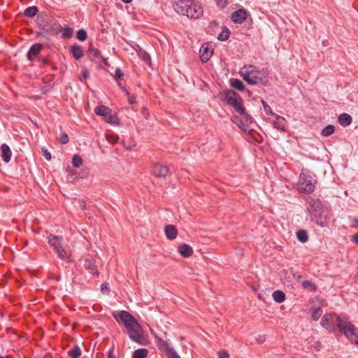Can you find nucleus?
Masks as SVG:
<instances>
[{
  "label": "nucleus",
  "instance_id": "obj_7",
  "mask_svg": "<svg viewBox=\"0 0 358 358\" xmlns=\"http://www.w3.org/2000/svg\"><path fill=\"white\" fill-rule=\"evenodd\" d=\"M338 330L342 333L348 341L358 345V334L356 327L348 320L347 317H343Z\"/></svg>",
  "mask_w": 358,
  "mask_h": 358
},
{
  "label": "nucleus",
  "instance_id": "obj_13",
  "mask_svg": "<svg viewBox=\"0 0 358 358\" xmlns=\"http://www.w3.org/2000/svg\"><path fill=\"white\" fill-rule=\"evenodd\" d=\"M42 45L41 43L34 44L27 52V58L29 61H34L41 52Z\"/></svg>",
  "mask_w": 358,
  "mask_h": 358
},
{
  "label": "nucleus",
  "instance_id": "obj_40",
  "mask_svg": "<svg viewBox=\"0 0 358 358\" xmlns=\"http://www.w3.org/2000/svg\"><path fill=\"white\" fill-rule=\"evenodd\" d=\"M59 141L63 145L66 144L69 141L68 135L65 133L62 134L59 138Z\"/></svg>",
  "mask_w": 358,
  "mask_h": 358
},
{
  "label": "nucleus",
  "instance_id": "obj_48",
  "mask_svg": "<svg viewBox=\"0 0 358 358\" xmlns=\"http://www.w3.org/2000/svg\"><path fill=\"white\" fill-rule=\"evenodd\" d=\"M352 241L358 244V233L357 234H355L354 236H352Z\"/></svg>",
  "mask_w": 358,
  "mask_h": 358
},
{
  "label": "nucleus",
  "instance_id": "obj_25",
  "mask_svg": "<svg viewBox=\"0 0 358 358\" xmlns=\"http://www.w3.org/2000/svg\"><path fill=\"white\" fill-rule=\"evenodd\" d=\"M273 299L277 303H282L285 300V294L282 291L276 290L273 292Z\"/></svg>",
  "mask_w": 358,
  "mask_h": 358
},
{
  "label": "nucleus",
  "instance_id": "obj_22",
  "mask_svg": "<svg viewBox=\"0 0 358 358\" xmlns=\"http://www.w3.org/2000/svg\"><path fill=\"white\" fill-rule=\"evenodd\" d=\"M338 122L343 126H348L352 123V117L348 113H343L338 117Z\"/></svg>",
  "mask_w": 358,
  "mask_h": 358
},
{
  "label": "nucleus",
  "instance_id": "obj_10",
  "mask_svg": "<svg viewBox=\"0 0 358 358\" xmlns=\"http://www.w3.org/2000/svg\"><path fill=\"white\" fill-rule=\"evenodd\" d=\"M213 53V49L211 45L208 43H205L200 48V58L202 62H207Z\"/></svg>",
  "mask_w": 358,
  "mask_h": 358
},
{
  "label": "nucleus",
  "instance_id": "obj_8",
  "mask_svg": "<svg viewBox=\"0 0 358 358\" xmlns=\"http://www.w3.org/2000/svg\"><path fill=\"white\" fill-rule=\"evenodd\" d=\"M344 317L340 316L335 313H326L323 315L321 321V325L325 328L328 332L334 333L336 328H339Z\"/></svg>",
  "mask_w": 358,
  "mask_h": 358
},
{
  "label": "nucleus",
  "instance_id": "obj_52",
  "mask_svg": "<svg viewBox=\"0 0 358 358\" xmlns=\"http://www.w3.org/2000/svg\"><path fill=\"white\" fill-rule=\"evenodd\" d=\"M101 61L104 64L105 66H108L109 64L106 58L101 57Z\"/></svg>",
  "mask_w": 358,
  "mask_h": 358
},
{
  "label": "nucleus",
  "instance_id": "obj_9",
  "mask_svg": "<svg viewBox=\"0 0 358 358\" xmlns=\"http://www.w3.org/2000/svg\"><path fill=\"white\" fill-rule=\"evenodd\" d=\"M164 336H158V348L167 358H181L168 341L163 340Z\"/></svg>",
  "mask_w": 358,
  "mask_h": 358
},
{
  "label": "nucleus",
  "instance_id": "obj_28",
  "mask_svg": "<svg viewBox=\"0 0 358 358\" xmlns=\"http://www.w3.org/2000/svg\"><path fill=\"white\" fill-rule=\"evenodd\" d=\"M148 352L147 349H138L134 352L132 358H145L148 355Z\"/></svg>",
  "mask_w": 358,
  "mask_h": 358
},
{
  "label": "nucleus",
  "instance_id": "obj_47",
  "mask_svg": "<svg viewBox=\"0 0 358 358\" xmlns=\"http://www.w3.org/2000/svg\"><path fill=\"white\" fill-rule=\"evenodd\" d=\"M78 203H79V207H80L81 209H83V210L85 209V208H86V205H85V201H79Z\"/></svg>",
  "mask_w": 358,
  "mask_h": 358
},
{
  "label": "nucleus",
  "instance_id": "obj_33",
  "mask_svg": "<svg viewBox=\"0 0 358 358\" xmlns=\"http://www.w3.org/2000/svg\"><path fill=\"white\" fill-rule=\"evenodd\" d=\"M38 13V8L36 6H29L24 10V15L29 17L36 16Z\"/></svg>",
  "mask_w": 358,
  "mask_h": 358
},
{
  "label": "nucleus",
  "instance_id": "obj_26",
  "mask_svg": "<svg viewBox=\"0 0 358 358\" xmlns=\"http://www.w3.org/2000/svg\"><path fill=\"white\" fill-rule=\"evenodd\" d=\"M297 239L303 243H306L308 241V235L306 230L301 229L296 232Z\"/></svg>",
  "mask_w": 358,
  "mask_h": 358
},
{
  "label": "nucleus",
  "instance_id": "obj_53",
  "mask_svg": "<svg viewBox=\"0 0 358 358\" xmlns=\"http://www.w3.org/2000/svg\"><path fill=\"white\" fill-rule=\"evenodd\" d=\"M52 31L53 34H57L58 31H60V30H57V27L55 26V24L52 25Z\"/></svg>",
  "mask_w": 358,
  "mask_h": 358
},
{
  "label": "nucleus",
  "instance_id": "obj_32",
  "mask_svg": "<svg viewBox=\"0 0 358 358\" xmlns=\"http://www.w3.org/2000/svg\"><path fill=\"white\" fill-rule=\"evenodd\" d=\"M230 31L228 28L224 27L222 31L218 34L217 39L221 41H224L229 38Z\"/></svg>",
  "mask_w": 358,
  "mask_h": 358
},
{
  "label": "nucleus",
  "instance_id": "obj_29",
  "mask_svg": "<svg viewBox=\"0 0 358 358\" xmlns=\"http://www.w3.org/2000/svg\"><path fill=\"white\" fill-rule=\"evenodd\" d=\"M335 132V127L332 124L326 126L321 131V134L323 136H329Z\"/></svg>",
  "mask_w": 358,
  "mask_h": 358
},
{
  "label": "nucleus",
  "instance_id": "obj_54",
  "mask_svg": "<svg viewBox=\"0 0 358 358\" xmlns=\"http://www.w3.org/2000/svg\"><path fill=\"white\" fill-rule=\"evenodd\" d=\"M117 85H118V86H119L121 89H122L123 90H125V89H124V87L122 86V83H120V80H118V82H117Z\"/></svg>",
  "mask_w": 358,
  "mask_h": 358
},
{
  "label": "nucleus",
  "instance_id": "obj_44",
  "mask_svg": "<svg viewBox=\"0 0 358 358\" xmlns=\"http://www.w3.org/2000/svg\"><path fill=\"white\" fill-rule=\"evenodd\" d=\"M42 152H43V157L48 161H50L51 159V155L50 153L48 151V150L45 149V148H42Z\"/></svg>",
  "mask_w": 358,
  "mask_h": 358
},
{
  "label": "nucleus",
  "instance_id": "obj_15",
  "mask_svg": "<svg viewBox=\"0 0 358 358\" xmlns=\"http://www.w3.org/2000/svg\"><path fill=\"white\" fill-rule=\"evenodd\" d=\"M1 157L3 162L8 163L10 161L11 159V150L9 146L5 143L2 144L1 146Z\"/></svg>",
  "mask_w": 358,
  "mask_h": 358
},
{
  "label": "nucleus",
  "instance_id": "obj_2",
  "mask_svg": "<svg viewBox=\"0 0 358 358\" xmlns=\"http://www.w3.org/2000/svg\"><path fill=\"white\" fill-rule=\"evenodd\" d=\"M173 7L176 13L190 19H197L203 14L201 3L194 0H178L173 3Z\"/></svg>",
  "mask_w": 358,
  "mask_h": 358
},
{
  "label": "nucleus",
  "instance_id": "obj_23",
  "mask_svg": "<svg viewBox=\"0 0 358 358\" xmlns=\"http://www.w3.org/2000/svg\"><path fill=\"white\" fill-rule=\"evenodd\" d=\"M71 53L73 57L77 60L80 59L83 56V50L82 48L76 45L71 47Z\"/></svg>",
  "mask_w": 358,
  "mask_h": 358
},
{
  "label": "nucleus",
  "instance_id": "obj_17",
  "mask_svg": "<svg viewBox=\"0 0 358 358\" xmlns=\"http://www.w3.org/2000/svg\"><path fill=\"white\" fill-rule=\"evenodd\" d=\"M179 253L184 257H189L193 253L192 248L187 244H182L178 246Z\"/></svg>",
  "mask_w": 358,
  "mask_h": 358
},
{
  "label": "nucleus",
  "instance_id": "obj_37",
  "mask_svg": "<svg viewBox=\"0 0 358 358\" xmlns=\"http://www.w3.org/2000/svg\"><path fill=\"white\" fill-rule=\"evenodd\" d=\"M169 172V169L166 166H161L158 169V178L165 177Z\"/></svg>",
  "mask_w": 358,
  "mask_h": 358
},
{
  "label": "nucleus",
  "instance_id": "obj_11",
  "mask_svg": "<svg viewBox=\"0 0 358 358\" xmlns=\"http://www.w3.org/2000/svg\"><path fill=\"white\" fill-rule=\"evenodd\" d=\"M248 13L245 8L238 9L231 14V20L236 24H241L247 19Z\"/></svg>",
  "mask_w": 358,
  "mask_h": 358
},
{
  "label": "nucleus",
  "instance_id": "obj_19",
  "mask_svg": "<svg viewBox=\"0 0 358 358\" xmlns=\"http://www.w3.org/2000/svg\"><path fill=\"white\" fill-rule=\"evenodd\" d=\"M55 26L57 27V30H60L62 32V36L64 38L71 37L73 34V29L69 27H62L59 24L55 23Z\"/></svg>",
  "mask_w": 358,
  "mask_h": 358
},
{
  "label": "nucleus",
  "instance_id": "obj_24",
  "mask_svg": "<svg viewBox=\"0 0 358 358\" xmlns=\"http://www.w3.org/2000/svg\"><path fill=\"white\" fill-rule=\"evenodd\" d=\"M230 85L232 87L241 92L245 89L243 82L237 78H231L230 80Z\"/></svg>",
  "mask_w": 358,
  "mask_h": 358
},
{
  "label": "nucleus",
  "instance_id": "obj_6",
  "mask_svg": "<svg viewBox=\"0 0 358 358\" xmlns=\"http://www.w3.org/2000/svg\"><path fill=\"white\" fill-rule=\"evenodd\" d=\"M316 180L308 171H303L297 183L298 190L303 194L312 193L315 187Z\"/></svg>",
  "mask_w": 358,
  "mask_h": 358
},
{
  "label": "nucleus",
  "instance_id": "obj_43",
  "mask_svg": "<svg viewBox=\"0 0 358 358\" xmlns=\"http://www.w3.org/2000/svg\"><path fill=\"white\" fill-rule=\"evenodd\" d=\"M217 6L222 8H225L227 4V0H215Z\"/></svg>",
  "mask_w": 358,
  "mask_h": 358
},
{
  "label": "nucleus",
  "instance_id": "obj_31",
  "mask_svg": "<svg viewBox=\"0 0 358 358\" xmlns=\"http://www.w3.org/2000/svg\"><path fill=\"white\" fill-rule=\"evenodd\" d=\"M68 354L72 358H78L81 355V350L79 346L76 345L68 352Z\"/></svg>",
  "mask_w": 358,
  "mask_h": 358
},
{
  "label": "nucleus",
  "instance_id": "obj_49",
  "mask_svg": "<svg viewBox=\"0 0 358 358\" xmlns=\"http://www.w3.org/2000/svg\"><path fill=\"white\" fill-rule=\"evenodd\" d=\"M128 101H129V103L132 104L135 102V97L133 96H129Z\"/></svg>",
  "mask_w": 358,
  "mask_h": 358
},
{
  "label": "nucleus",
  "instance_id": "obj_34",
  "mask_svg": "<svg viewBox=\"0 0 358 358\" xmlns=\"http://www.w3.org/2000/svg\"><path fill=\"white\" fill-rule=\"evenodd\" d=\"M82 164H83L82 158L80 156L75 155L72 158L73 166L76 168H79L82 165Z\"/></svg>",
  "mask_w": 358,
  "mask_h": 358
},
{
  "label": "nucleus",
  "instance_id": "obj_35",
  "mask_svg": "<svg viewBox=\"0 0 358 358\" xmlns=\"http://www.w3.org/2000/svg\"><path fill=\"white\" fill-rule=\"evenodd\" d=\"M322 314V310L321 308H317L312 313V318L315 321H317Z\"/></svg>",
  "mask_w": 358,
  "mask_h": 358
},
{
  "label": "nucleus",
  "instance_id": "obj_21",
  "mask_svg": "<svg viewBox=\"0 0 358 358\" xmlns=\"http://www.w3.org/2000/svg\"><path fill=\"white\" fill-rule=\"evenodd\" d=\"M111 110L110 108H109L107 106H99L94 108V113L96 115L105 117L106 115H108L110 111Z\"/></svg>",
  "mask_w": 358,
  "mask_h": 358
},
{
  "label": "nucleus",
  "instance_id": "obj_55",
  "mask_svg": "<svg viewBox=\"0 0 358 358\" xmlns=\"http://www.w3.org/2000/svg\"><path fill=\"white\" fill-rule=\"evenodd\" d=\"M124 3H129L132 1V0H121Z\"/></svg>",
  "mask_w": 358,
  "mask_h": 358
},
{
  "label": "nucleus",
  "instance_id": "obj_38",
  "mask_svg": "<svg viewBox=\"0 0 358 358\" xmlns=\"http://www.w3.org/2000/svg\"><path fill=\"white\" fill-rule=\"evenodd\" d=\"M123 77L124 73H122V70L119 68L116 69L114 75V78L115 79V80L118 82V80H122Z\"/></svg>",
  "mask_w": 358,
  "mask_h": 358
},
{
  "label": "nucleus",
  "instance_id": "obj_3",
  "mask_svg": "<svg viewBox=\"0 0 358 358\" xmlns=\"http://www.w3.org/2000/svg\"><path fill=\"white\" fill-rule=\"evenodd\" d=\"M224 100L232 106L236 113L242 115L245 121L252 122V117L245 112L243 101L238 93L233 90H227L224 92Z\"/></svg>",
  "mask_w": 358,
  "mask_h": 358
},
{
  "label": "nucleus",
  "instance_id": "obj_50",
  "mask_svg": "<svg viewBox=\"0 0 358 358\" xmlns=\"http://www.w3.org/2000/svg\"><path fill=\"white\" fill-rule=\"evenodd\" d=\"M143 59H144L146 62H148H148H150V55H148V54H145V55H144V56H143Z\"/></svg>",
  "mask_w": 358,
  "mask_h": 358
},
{
  "label": "nucleus",
  "instance_id": "obj_41",
  "mask_svg": "<svg viewBox=\"0 0 358 358\" xmlns=\"http://www.w3.org/2000/svg\"><path fill=\"white\" fill-rule=\"evenodd\" d=\"M90 72L87 69H84L82 71L81 76L79 77L80 81H83L84 79L89 78Z\"/></svg>",
  "mask_w": 358,
  "mask_h": 358
},
{
  "label": "nucleus",
  "instance_id": "obj_1",
  "mask_svg": "<svg viewBox=\"0 0 358 358\" xmlns=\"http://www.w3.org/2000/svg\"><path fill=\"white\" fill-rule=\"evenodd\" d=\"M114 317L118 322L123 323L126 328V332L132 341L141 345L145 344L146 338L143 330L133 315L125 310H122Z\"/></svg>",
  "mask_w": 358,
  "mask_h": 358
},
{
  "label": "nucleus",
  "instance_id": "obj_39",
  "mask_svg": "<svg viewBox=\"0 0 358 358\" xmlns=\"http://www.w3.org/2000/svg\"><path fill=\"white\" fill-rule=\"evenodd\" d=\"M262 103L263 105V107H264V110L265 111V113L267 114V115H274L275 114L272 112V110L271 108V107L266 103V102L264 100H262Z\"/></svg>",
  "mask_w": 358,
  "mask_h": 358
},
{
  "label": "nucleus",
  "instance_id": "obj_36",
  "mask_svg": "<svg viewBox=\"0 0 358 358\" xmlns=\"http://www.w3.org/2000/svg\"><path fill=\"white\" fill-rule=\"evenodd\" d=\"M87 37V34L85 30L80 29L77 32V38L81 41H84Z\"/></svg>",
  "mask_w": 358,
  "mask_h": 358
},
{
  "label": "nucleus",
  "instance_id": "obj_56",
  "mask_svg": "<svg viewBox=\"0 0 358 358\" xmlns=\"http://www.w3.org/2000/svg\"><path fill=\"white\" fill-rule=\"evenodd\" d=\"M0 358H1V357H0Z\"/></svg>",
  "mask_w": 358,
  "mask_h": 358
},
{
  "label": "nucleus",
  "instance_id": "obj_46",
  "mask_svg": "<svg viewBox=\"0 0 358 358\" xmlns=\"http://www.w3.org/2000/svg\"><path fill=\"white\" fill-rule=\"evenodd\" d=\"M350 227L352 228L358 227V219L357 218L352 219V224H351Z\"/></svg>",
  "mask_w": 358,
  "mask_h": 358
},
{
  "label": "nucleus",
  "instance_id": "obj_20",
  "mask_svg": "<svg viewBox=\"0 0 358 358\" xmlns=\"http://www.w3.org/2000/svg\"><path fill=\"white\" fill-rule=\"evenodd\" d=\"M276 117L275 121L273 122V127L276 128L278 130L284 131L285 126V119L280 115H274Z\"/></svg>",
  "mask_w": 358,
  "mask_h": 358
},
{
  "label": "nucleus",
  "instance_id": "obj_16",
  "mask_svg": "<svg viewBox=\"0 0 358 358\" xmlns=\"http://www.w3.org/2000/svg\"><path fill=\"white\" fill-rule=\"evenodd\" d=\"M164 232L166 236L169 240H173L176 238L178 230L174 225H167L165 227Z\"/></svg>",
  "mask_w": 358,
  "mask_h": 358
},
{
  "label": "nucleus",
  "instance_id": "obj_18",
  "mask_svg": "<svg viewBox=\"0 0 358 358\" xmlns=\"http://www.w3.org/2000/svg\"><path fill=\"white\" fill-rule=\"evenodd\" d=\"M309 204L311 209L316 213V214L320 215L322 212V202L319 199H311L309 201Z\"/></svg>",
  "mask_w": 358,
  "mask_h": 358
},
{
  "label": "nucleus",
  "instance_id": "obj_45",
  "mask_svg": "<svg viewBox=\"0 0 358 358\" xmlns=\"http://www.w3.org/2000/svg\"><path fill=\"white\" fill-rule=\"evenodd\" d=\"M101 291L103 294L108 293L109 292V287L108 286V284L103 283L101 285Z\"/></svg>",
  "mask_w": 358,
  "mask_h": 358
},
{
  "label": "nucleus",
  "instance_id": "obj_51",
  "mask_svg": "<svg viewBox=\"0 0 358 358\" xmlns=\"http://www.w3.org/2000/svg\"><path fill=\"white\" fill-rule=\"evenodd\" d=\"M315 223H316L317 225L320 226V227H324V226H325V225H324V223L323 222H322L320 220H317L315 221Z\"/></svg>",
  "mask_w": 358,
  "mask_h": 358
},
{
  "label": "nucleus",
  "instance_id": "obj_42",
  "mask_svg": "<svg viewBox=\"0 0 358 358\" xmlns=\"http://www.w3.org/2000/svg\"><path fill=\"white\" fill-rule=\"evenodd\" d=\"M217 354L219 358H229V354L225 350H220Z\"/></svg>",
  "mask_w": 358,
  "mask_h": 358
},
{
  "label": "nucleus",
  "instance_id": "obj_14",
  "mask_svg": "<svg viewBox=\"0 0 358 358\" xmlns=\"http://www.w3.org/2000/svg\"><path fill=\"white\" fill-rule=\"evenodd\" d=\"M87 55L91 60L99 63L102 57L101 52L92 46H90L87 50Z\"/></svg>",
  "mask_w": 358,
  "mask_h": 358
},
{
  "label": "nucleus",
  "instance_id": "obj_30",
  "mask_svg": "<svg viewBox=\"0 0 358 358\" xmlns=\"http://www.w3.org/2000/svg\"><path fill=\"white\" fill-rule=\"evenodd\" d=\"M302 287L304 289H308L311 292H315L317 289V286L310 280H303L301 282Z\"/></svg>",
  "mask_w": 358,
  "mask_h": 358
},
{
  "label": "nucleus",
  "instance_id": "obj_27",
  "mask_svg": "<svg viewBox=\"0 0 358 358\" xmlns=\"http://www.w3.org/2000/svg\"><path fill=\"white\" fill-rule=\"evenodd\" d=\"M104 120L106 122L110 124H117V117L115 113H113L112 110L110 111L108 115H106L104 117Z\"/></svg>",
  "mask_w": 358,
  "mask_h": 358
},
{
  "label": "nucleus",
  "instance_id": "obj_5",
  "mask_svg": "<svg viewBox=\"0 0 358 358\" xmlns=\"http://www.w3.org/2000/svg\"><path fill=\"white\" fill-rule=\"evenodd\" d=\"M62 237L50 234L48 236V243L57 254L58 258L66 262H71V252L64 248L62 244Z\"/></svg>",
  "mask_w": 358,
  "mask_h": 358
},
{
  "label": "nucleus",
  "instance_id": "obj_4",
  "mask_svg": "<svg viewBox=\"0 0 358 358\" xmlns=\"http://www.w3.org/2000/svg\"><path fill=\"white\" fill-rule=\"evenodd\" d=\"M243 78L250 85H257L266 81L267 71H257L254 66H244L240 71Z\"/></svg>",
  "mask_w": 358,
  "mask_h": 358
},
{
  "label": "nucleus",
  "instance_id": "obj_12",
  "mask_svg": "<svg viewBox=\"0 0 358 358\" xmlns=\"http://www.w3.org/2000/svg\"><path fill=\"white\" fill-rule=\"evenodd\" d=\"M84 266L90 273L94 275H98L99 272L97 270V266L95 263V259L92 257L87 256L85 259Z\"/></svg>",
  "mask_w": 358,
  "mask_h": 358
}]
</instances>
